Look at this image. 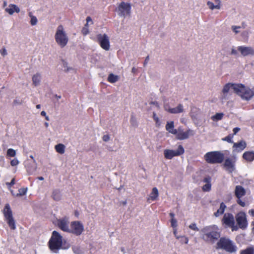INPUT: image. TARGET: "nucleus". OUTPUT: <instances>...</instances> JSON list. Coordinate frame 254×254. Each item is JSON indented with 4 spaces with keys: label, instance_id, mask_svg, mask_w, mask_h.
<instances>
[{
    "label": "nucleus",
    "instance_id": "obj_1",
    "mask_svg": "<svg viewBox=\"0 0 254 254\" xmlns=\"http://www.w3.org/2000/svg\"><path fill=\"white\" fill-rule=\"evenodd\" d=\"M200 232L202 239L210 244H214L220 237L219 229L216 225L206 226Z\"/></svg>",
    "mask_w": 254,
    "mask_h": 254
},
{
    "label": "nucleus",
    "instance_id": "obj_2",
    "mask_svg": "<svg viewBox=\"0 0 254 254\" xmlns=\"http://www.w3.org/2000/svg\"><path fill=\"white\" fill-rule=\"evenodd\" d=\"M62 242L63 237L61 234L57 231H54L49 241L50 249L54 253H58V251L61 248Z\"/></svg>",
    "mask_w": 254,
    "mask_h": 254
},
{
    "label": "nucleus",
    "instance_id": "obj_3",
    "mask_svg": "<svg viewBox=\"0 0 254 254\" xmlns=\"http://www.w3.org/2000/svg\"><path fill=\"white\" fill-rule=\"evenodd\" d=\"M235 93L242 99L247 101L250 100L254 95V92L250 88L242 84H238V86H235Z\"/></svg>",
    "mask_w": 254,
    "mask_h": 254
},
{
    "label": "nucleus",
    "instance_id": "obj_4",
    "mask_svg": "<svg viewBox=\"0 0 254 254\" xmlns=\"http://www.w3.org/2000/svg\"><path fill=\"white\" fill-rule=\"evenodd\" d=\"M4 220L7 222L8 226L11 230L16 229L15 221L12 215V211L8 203L5 204L2 210Z\"/></svg>",
    "mask_w": 254,
    "mask_h": 254
},
{
    "label": "nucleus",
    "instance_id": "obj_5",
    "mask_svg": "<svg viewBox=\"0 0 254 254\" xmlns=\"http://www.w3.org/2000/svg\"><path fill=\"white\" fill-rule=\"evenodd\" d=\"M224 154L219 151H212L204 155V159L208 163L216 164L221 163L224 159Z\"/></svg>",
    "mask_w": 254,
    "mask_h": 254
},
{
    "label": "nucleus",
    "instance_id": "obj_6",
    "mask_svg": "<svg viewBox=\"0 0 254 254\" xmlns=\"http://www.w3.org/2000/svg\"><path fill=\"white\" fill-rule=\"evenodd\" d=\"M56 42L60 47L63 48L67 44L68 38L64 31L62 25H59L58 27L57 30L55 35Z\"/></svg>",
    "mask_w": 254,
    "mask_h": 254
},
{
    "label": "nucleus",
    "instance_id": "obj_7",
    "mask_svg": "<svg viewBox=\"0 0 254 254\" xmlns=\"http://www.w3.org/2000/svg\"><path fill=\"white\" fill-rule=\"evenodd\" d=\"M217 248L224 249L229 252H234L236 251V247L233 243L229 239L221 238L217 243Z\"/></svg>",
    "mask_w": 254,
    "mask_h": 254
},
{
    "label": "nucleus",
    "instance_id": "obj_8",
    "mask_svg": "<svg viewBox=\"0 0 254 254\" xmlns=\"http://www.w3.org/2000/svg\"><path fill=\"white\" fill-rule=\"evenodd\" d=\"M194 134V131L188 129L186 131H184L183 127H179L176 130V133L174 135H176V138L178 140H185L189 138L190 136H193Z\"/></svg>",
    "mask_w": 254,
    "mask_h": 254
},
{
    "label": "nucleus",
    "instance_id": "obj_9",
    "mask_svg": "<svg viewBox=\"0 0 254 254\" xmlns=\"http://www.w3.org/2000/svg\"><path fill=\"white\" fill-rule=\"evenodd\" d=\"M222 222L227 227L231 228L232 231H236L238 229V226L235 224L234 217L231 213H225L223 216Z\"/></svg>",
    "mask_w": 254,
    "mask_h": 254
},
{
    "label": "nucleus",
    "instance_id": "obj_10",
    "mask_svg": "<svg viewBox=\"0 0 254 254\" xmlns=\"http://www.w3.org/2000/svg\"><path fill=\"white\" fill-rule=\"evenodd\" d=\"M184 149L182 145H179L176 150L165 149L164 151V155L165 158L171 159L175 156H180L184 153Z\"/></svg>",
    "mask_w": 254,
    "mask_h": 254
},
{
    "label": "nucleus",
    "instance_id": "obj_11",
    "mask_svg": "<svg viewBox=\"0 0 254 254\" xmlns=\"http://www.w3.org/2000/svg\"><path fill=\"white\" fill-rule=\"evenodd\" d=\"M235 86H238V84L228 83L224 86L220 95V99L221 101H224L229 99L231 95L230 92V90L233 89L235 92Z\"/></svg>",
    "mask_w": 254,
    "mask_h": 254
},
{
    "label": "nucleus",
    "instance_id": "obj_12",
    "mask_svg": "<svg viewBox=\"0 0 254 254\" xmlns=\"http://www.w3.org/2000/svg\"><path fill=\"white\" fill-rule=\"evenodd\" d=\"M235 219L238 225V228L242 229H246L248 226V221L246 214L244 212H240L235 216Z\"/></svg>",
    "mask_w": 254,
    "mask_h": 254
},
{
    "label": "nucleus",
    "instance_id": "obj_13",
    "mask_svg": "<svg viewBox=\"0 0 254 254\" xmlns=\"http://www.w3.org/2000/svg\"><path fill=\"white\" fill-rule=\"evenodd\" d=\"M84 231V226L79 221H73L71 223L69 233L79 236Z\"/></svg>",
    "mask_w": 254,
    "mask_h": 254
},
{
    "label": "nucleus",
    "instance_id": "obj_14",
    "mask_svg": "<svg viewBox=\"0 0 254 254\" xmlns=\"http://www.w3.org/2000/svg\"><path fill=\"white\" fill-rule=\"evenodd\" d=\"M246 194V190L241 186H237L235 189V195L237 198V203L242 207L246 206V203L241 198Z\"/></svg>",
    "mask_w": 254,
    "mask_h": 254
},
{
    "label": "nucleus",
    "instance_id": "obj_15",
    "mask_svg": "<svg viewBox=\"0 0 254 254\" xmlns=\"http://www.w3.org/2000/svg\"><path fill=\"white\" fill-rule=\"evenodd\" d=\"M131 6L129 3L121 2L118 8V14L121 16L125 17L130 13Z\"/></svg>",
    "mask_w": 254,
    "mask_h": 254
},
{
    "label": "nucleus",
    "instance_id": "obj_16",
    "mask_svg": "<svg viewBox=\"0 0 254 254\" xmlns=\"http://www.w3.org/2000/svg\"><path fill=\"white\" fill-rule=\"evenodd\" d=\"M53 223L55 225H57L63 231L69 232V221L67 218H64L61 219H56L53 220Z\"/></svg>",
    "mask_w": 254,
    "mask_h": 254
},
{
    "label": "nucleus",
    "instance_id": "obj_17",
    "mask_svg": "<svg viewBox=\"0 0 254 254\" xmlns=\"http://www.w3.org/2000/svg\"><path fill=\"white\" fill-rule=\"evenodd\" d=\"M97 39L101 47L104 50L108 51L110 48L109 38L108 36L104 34H99L97 35Z\"/></svg>",
    "mask_w": 254,
    "mask_h": 254
},
{
    "label": "nucleus",
    "instance_id": "obj_18",
    "mask_svg": "<svg viewBox=\"0 0 254 254\" xmlns=\"http://www.w3.org/2000/svg\"><path fill=\"white\" fill-rule=\"evenodd\" d=\"M238 51L243 57L254 56V48L251 46H238Z\"/></svg>",
    "mask_w": 254,
    "mask_h": 254
},
{
    "label": "nucleus",
    "instance_id": "obj_19",
    "mask_svg": "<svg viewBox=\"0 0 254 254\" xmlns=\"http://www.w3.org/2000/svg\"><path fill=\"white\" fill-rule=\"evenodd\" d=\"M236 157L227 158L223 164L225 169L229 173H232L235 169Z\"/></svg>",
    "mask_w": 254,
    "mask_h": 254
},
{
    "label": "nucleus",
    "instance_id": "obj_20",
    "mask_svg": "<svg viewBox=\"0 0 254 254\" xmlns=\"http://www.w3.org/2000/svg\"><path fill=\"white\" fill-rule=\"evenodd\" d=\"M246 147V143L244 140H241L237 143H234L233 152H240Z\"/></svg>",
    "mask_w": 254,
    "mask_h": 254
},
{
    "label": "nucleus",
    "instance_id": "obj_21",
    "mask_svg": "<svg viewBox=\"0 0 254 254\" xmlns=\"http://www.w3.org/2000/svg\"><path fill=\"white\" fill-rule=\"evenodd\" d=\"M165 110L172 114H178L184 112L183 106L182 104H179L177 107L173 108L167 109L165 107Z\"/></svg>",
    "mask_w": 254,
    "mask_h": 254
},
{
    "label": "nucleus",
    "instance_id": "obj_22",
    "mask_svg": "<svg viewBox=\"0 0 254 254\" xmlns=\"http://www.w3.org/2000/svg\"><path fill=\"white\" fill-rule=\"evenodd\" d=\"M165 128L169 133L175 134L176 133L177 129L174 128V122H167L165 126Z\"/></svg>",
    "mask_w": 254,
    "mask_h": 254
},
{
    "label": "nucleus",
    "instance_id": "obj_23",
    "mask_svg": "<svg viewBox=\"0 0 254 254\" xmlns=\"http://www.w3.org/2000/svg\"><path fill=\"white\" fill-rule=\"evenodd\" d=\"M158 190L156 188H153L152 192L150 193L149 197L147 198V201L151 200H155L158 197Z\"/></svg>",
    "mask_w": 254,
    "mask_h": 254
},
{
    "label": "nucleus",
    "instance_id": "obj_24",
    "mask_svg": "<svg viewBox=\"0 0 254 254\" xmlns=\"http://www.w3.org/2000/svg\"><path fill=\"white\" fill-rule=\"evenodd\" d=\"M5 11L9 14L12 15L14 12H19L20 9L19 7L15 4H10L8 7L5 9Z\"/></svg>",
    "mask_w": 254,
    "mask_h": 254
},
{
    "label": "nucleus",
    "instance_id": "obj_25",
    "mask_svg": "<svg viewBox=\"0 0 254 254\" xmlns=\"http://www.w3.org/2000/svg\"><path fill=\"white\" fill-rule=\"evenodd\" d=\"M243 157L248 162H252L254 160V152L247 151L243 155Z\"/></svg>",
    "mask_w": 254,
    "mask_h": 254
},
{
    "label": "nucleus",
    "instance_id": "obj_26",
    "mask_svg": "<svg viewBox=\"0 0 254 254\" xmlns=\"http://www.w3.org/2000/svg\"><path fill=\"white\" fill-rule=\"evenodd\" d=\"M226 208V205L223 202L221 203L219 208L214 213V216L215 217H219L222 215L224 213Z\"/></svg>",
    "mask_w": 254,
    "mask_h": 254
},
{
    "label": "nucleus",
    "instance_id": "obj_27",
    "mask_svg": "<svg viewBox=\"0 0 254 254\" xmlns=\"http://www.w3.org/2000/svg\"><path fill=\"white\" fill-rule=\"evenodd\" d=\"M55 148L56 151L60 154H63L65 152V147L63 144L59 143L56 145Z\"/></svg>",
    "mask_w": 254,
    "mask_h": 254
},
{
    "label": "nucleus",
    "instance_id": "obj_28",
    "mask_svg": "<svg viewBox=\"0 0 254 254\" xmlns=\"http://www.w3.org/2000/svg\"><path fill=\"white\" fill-rule=\"evenodd\" d=\"M41 81V75L39 73L34 74L32 77L33 84L35 86H37L39 84Z\"/></svg>",
    "mask_w": 254,
    "mask_h": 254
},
{
    "label": "nucleus",
    "instance_id": "obj_29",
    "mask_svg": "<svg viewBox=\"0 0 254 254\" xmlns=\"http://www.w3.org/2000/svg\"><path fill=\"white\" fill-rule=\"evenodd\" d=\"M119 79V77L113 73H110L108 77V81L110 83H115Z\"/></svg>",
    "mask_w": 254,
    "mask_h": 254
},
{
    "label": "nucleus",
    "instance_id": "obj_30",
    "mask_svg": "<svg viewBox=\"0 0 254 254\" xmlns=\"http://www.w3.org/2000/svg\"><path fill=\"white\" fill-rule=\"evenodd\" d=\"M52 197L56 200H59L61 199V194L60 190H54L52 194Z\"/></svg>",
    "mask_w": 254,
    "mask_h": 254
},
{
    "label": "nucleus",
    "instance_id": "obj_31",
    "mask_svg": "<svg viewBox=\"0 0 254 254\" xmlns=\"http://www.w3.org/2000/svg\"><path fill=\"white\" fill-rule=\"evenodd\" d=\"M224 114L223 113H217L214 116L211 117V119L214 121H218L221 120Z\"/></svg>",
    "mask_w": 254,
    "mask_h": 254
},
{
    "label": "nucleus",
    "instance_id": "obj_32",
    "mask_svg": "<svg viewBox=\"0 0 254 254\" xmlns=\"http://www.w3.org/2000/svg\"><path fill=\"white\" fill-rule=\"evenodd\" d=\"M207 5L208 6L209 8L211 9V10H213L214 9H219L221 7V6L220 5H217V4H214V3L210 1H208L207 2Z\"/></svg>",
    "mask_w": 254,
    "mask_h": 254
},
{
    "label": "nucleus",
    "instance_id": "obj_33",
    "mask_svg": "<svg viewBox=\"0 0 254 254\" xmlns=\"http://www.w3.org/2000/svg\"><path fill=\"white\" fill-rule=\"evenodd\" d=\"M240 254H254V249L253 248H249L241 252Z\"/></svg>",
    "mask_w": 254,
    "mask_h": 254
},
{
    "label": "nucleus",
    "instance_id": "obj_34",
    "mask_svg": "<svg viewBox=\"0 0 254 254\" xmlns=\"http://www.w3.org/2000/svg\"><path fill=\"white\" fill-rule=\"evenodd\" d=\"M29 15L31 17L30 23L32 25H35L37 24V18L32 15V12L29 13Z\"/></svg>",
    "mask_w": 254,
    "mask_h": 254
},
{
    "label": "nucleus",
    "instance_id": "obj_35",
    "mask_svg": "<svg viewBox=\"0 0 254 254\" xmlns=\"http://www.w3.org/2000/svg\"><path fill=\"white\" fill-rule=\"evenodd\" d=\"M27 188H20L18 190V193H17L16 196H22L25 195L27 192Z\"/></svg>",
    "mask_w": 254,
    "mask_h": 254
},
{
    "label": "nucleus",
    "instance_id": "obj_36",
    "mask_svg": "<svg viewBox=\"0 0 254 254\" xmlns=\"http://www.w3.org/2000/svg\"><path fill=\"white\" fill-rule=\"evenodd\" d=\"M62 64L64 71L67 72L72 69V68L68 67L67 63L65 61H62Z\"/></svg>",
    "mask_w": 254,
    "mask_h": 254
},
{
    "label": "nucleus",
    "instance_id": "obj_37",
    "mask_svg": "<svg viewBox=\"0 0 254 254\" xmlns=\"http://www.w3.org/2000/svg\"><path fill=\"white\" fill-rule=\"evenodd\" d=\"M16 155L15 151L11 148L8 149L7 151V156L9 157H14Z\"/></svg>",
    "mask_w": 254,
    "mask_h": 254
},
{
    "label": "nucleus",
    "instance_id": "obj_38",
    "mask_svg": "<svg viewBox=\"0 0 254 254\" xmlns=\"http://www.w3.org/2000/svg\"><path fill=\"white\" fill-rule=\"evenodd\" d=\"M72 250L74 253L75 254H82V251L78 247L74 246L72 248Z\"/></svg>",
    "mask_w": 254,
    "mask_h": 254
},
{
    "label": "nucleus",
    "instance_id": "obj_39",
    "mask_svg": "<svg viewBox=\"0 0 254 254\" xmlns=\"http://www.w3.org/2000/svg\"><path fill=\"white\" fill-rule=\"evenodd\" d=\"M211 184L207 183L204 185L202 187V190L205 191H208L211 190Z\"/></svg>",
    "mask_w": 254,
    "mask_h": 254
},
{
    "label": "nucleus",
    "instance_id": "obj_40",
    "mask_svg": "<svg viewBox=\"0 0 254 254\" xmlns=\"http://www.w3.org/2000/svg\"><path fill=\"white\" fill-rule=\"evenodd\" d=\"M233 135H229L228 136L222 138V140L224 141H226L230 143H233L232 141V138H233Z\"/></svg>",
    "mask_w": 254,
    "mask_h": 254
},
{
    "label": "nucleus",
    "instance_id": "obj_41",
    "mask_svg": "<svg viewBox=\"0 0 254 254\" xmlns=\"http://www.w3.org/2000/svg\"><path fill=\"white\" fill-rule=\"evenodd\" d=\"M189 228L191 229V230H194V231H198L199 229L198 228H197V227L196 226V225L195 223H192L190 225H189Z\"/></svg>",
    "mask_w": 254,
    "mask_h": 254
},
{
    "label": "nucleus",
    "instance_id": "obj_42",
    "mask_svg": "<svg viewBox=\"0 0 254 254\" xmlns=\"http://www.w3.org/2000/svg\"><path fill=\"white\" fill-rule=\"evenodd\" d=\"M171 226L173 228H176L177 227V221L175 218L171 219Z\"/></svg>",
    "mask_w": 254,
    "mask_h": 254
},
{
    "label": "nucleus",
    "instance_id": "obj_43",
    "mask_svg": "<svg viewBox=\"0 0 254 254\" xmlns=\"http://www.w3.org/2000/svg\"><path fill=\"white\" fill-rule=\"evenodd\" d=\"M231 28L235 34H238L240 32L238 29L240 28V26L233 25L231 27Z\"/></svg>",
    "mask_w": 254,
    "mask_h": 254
},
{
    "label": "nucleus",
    "instance_id": "obj_44",
    "mask_svg": "<svg viewBox=\"0 0 254 254\" xmlns=\"http://www.w3.org/2000/svg\"><path fill=\"white\" fill-rule=\"evenodd\" d=\"M19 163V161L17 159H13L10 161V165L12 166H15Z\"/></svg>",
    "mask_w": 254,
    "mask_h": 254
},
{
    "label": "nucleus",
    "instance_id": "obj_45",
    "mask_svg": "<svg viewBox=\"0 0 254 254\" xmlns=\"http://www.w3.org/2000/svg\"><path fill=\"white\" fill-rule=\"evenodd\" d=\"M180 238H181V242L182 243H184L186 244L188 243L189 239L187 237L185 236H180Z\"/></svg>",
    "mask_w": 254,
    "mask_h": 254
},
{
    "label": "nucleus",
    "instance_id": "obj_46",
    "mask_svg": "<svg viewBox=\"0 0 254 254\" xmlns=\"http://www.w3.org/2000/svg\"><path fill=\"white\" fill-rule=\"evenodd\" d=\"M15 184V179L13 178L10 182H7L6 185L8 188H11L13 185Z\"/></svg>",
    "mask_w": 254,
    "mask_h": 254
},
{
    "label": "nucleus",
    "instance_id": "obj_47",
    "mask_svg": "<svg viewBox=\"0 0 254 254\" xmlns=\"http://www.w3.org/2000/svg\"><path fill=\"white\" fill-rule=\"evenodd\" d=\"M249 31H244L243 32H242V36L246 38V39H248V37H249Z\"/></svg>",
    "mask_w": 254,
    "mask_h": 254
},
{
    "label": "nucleus",
    "instance_id": "obj_48",
    "mask_svg": "<svg viewBox=\"0 0 254 254\" xmlns=\"http://www.w3.org/2000/svg\"><path fill=\"white\" fill-rule=\"evenodd\" d=\"M82 33L83 35H86L89 33V30L88 27H84L82 30Z\"/></svg>",
    "mask_w": 254,
    "mask_h": 254
},
{
    "label": "nucleus",
    "instance_id": "obj_49",
    "mask_svg": "<svg viewBox=\"0 0 254 254\" xmlns=\"http://www.w3.org/2000/svg\"><path fill=\"white\" fill-rule=\"evenodd\" d=\"M0 53L3 56H5L7 55V52L5 48H2L0 49Z\"/></svg>",
    "mask_w": 254,
    "mask_h": 254
},
{
    "label": "nucleus",
    "instance_id": "obj_50",
    "mask_svg": "<svg viewBox=\"0 0 254 254\" xmlns=\"http://www.w3.org/2000/svg\"><path fill=\"white\" fill-rule=\"evenodd\" d=\"M153 117L156 124H159V119L158 117H157L156 114L155 113H153Z\"/></svg>",
    "mask_w": 254,
    "mask_h": 254
},
{
    "label": "nucleus",
    "instance_id": "obj_51",
    "mask_svg": "<svg viewBox=\"0 0 254 254\" xmlns=\"http://www.w3.org/2000/svg\"><path fill=\"white\" fill-rule=\"evenodd\" d=\"M238 50H236L235 48H233L231 49V54L232 55H238Z\"/></svg>",
    "mask_w": 254,
    "mask_h": 254
},
{
    "label": "nucleus",
    "instance_id": "obj_52",
    "mask_svg": "<svg viewBox=\"0 0 254 254\" xmlns=\"http://www.w3.org/2000/svg\"><path fill=\"white\" fill-rule=\"evenodd\" d=\"M103 140L105 141V142H107L109 140H110V136L108 134H106V135H104L103 136Z\"/></svg>",
    "mask_w": 254,
    "mask_h": 254
},
{
    "label": "nucleus",
    "instance_id": "obj_53",
    "mask_svg": "<svg viewBox=\"0 0 254 254\" xmlns=\"http://www.w3.org/2000/svg\"><path fill=\"white\" fill-rule=\"evenodd\" d=\"M130 122H131V124L133 126H137L136 122L135 120L132 117L131 118Z\"/></svg>",
    "mask_w": 254,
    "mask_h": 254
},
{
    "label": "nucleus",
    "instance_id": "obj_54",
    "mask_svg": "<svg viewBox=\"0 0 254 254\" xmlns=\"http://www.w3.org/2000/svg\"><path fill=\"white\" fill-rule=\"evenodd\" d=\"M203 182L204 183H206V184L207 183H210V182H211V178L210 177H206V178H205L204 179H203Z\"/></svg>",
    "mask_w": 254,
    "mask_h": 254
},
{
    "label": "nucleus",
    "instance_id": "obj_55",
    "mask_svg": "<svg viewBox=\"0 0 254 254\" xmlns=\"http://www.w3.org/2000/svg\"><path fill=\"white\" fill-rule=\"evenodd\" d=\"M240 130V128L239 127H235L233 129V135H235L238 131Z\"/></svg>",
    "mask_w": 254,
    "mask_h": 254
},
{
    "label": "nucleus",
    "instance_id": "obj_56",
    "mask_svg": "<svg viewBox=\"0 0 254 254\" xmlns=\"http://www.w3.org/2000/svg\"><path fill=\"white\" fill-rule=\"evenodd\" d=\"M173 233H174V234L175 235L176 238L177 239H179L180 238V236L177 235V229H176L174 230Z\"/></svg>",
    "mask_w": 254,
    "mask_h": 254
},
{
    "label": "nucleus",
    "instance_id": "obj_57",
    "mask_svg": "<svg viewBox=\"0 0 254 254\" xmlns=\"http://www.w3.org/2000/svg\"><path fill=\"white\" fill-rule=\"evenodd\" d=\"M86 22H87V23H89V22H91V24H93L92 19L89 16H88L86 18Z\"/></svg>",
    "mask_w": 254,
    "mask_h": 254
},
{
    "label": "nucleus",
    "instance_id": "obj_58",
    "mask_svg": "<svg viewBox=\"0 0 254 254\" xmlns=\"http://www.w3.org/2000/svg\"><path fill=\"white\" fill-rule=\"evenodd\" d=\"M41 115L42 116L45 117L46 120H48V116H46V113L45 111L41 112Z\"/></svg>",
    "mask_w": 254,
    "mask_h": 254
},
{
    "label": "nucleus",
    "instance_id": "obj_59",
    "mask_svg": "<svg viewBox=\"0 0 254 254\" xmlns=\"http://www.w3.org/2000/svg\"><path fill=\"white\" fill-rule=\"evenodd\" d=\"M149 56H147L145 58V61H144V65H145L146 64H147V63H148V61H149Z\"/></svg>",
    "mask_w": 254,
    "mask_h": 254
},
{
    "label": "nucleus",
    "instance_id": "obj_60",
    "mask_svg": "<svg viewBox=\"0 0 254 254\" xmlns=\"http://www.w3.org/2000/svg\"><path fill=\"white\" fill-rule=\"evenodd\" d=\"M249 213L252 216H254V209H251L249 211Z\"/></svg>",
    "mask_w": 254,
    "mask_h": 254
},
{
    "label": "nucleus",
    "instance_id": "obj_61",
    "mask_svg": "<svg viewBox=\"0 0 254 254\" xmlns=\"http://www.w3.org/2000/svg\"><path fill=\"white\" fill-rule=\"evenodd\" d=\"M54 97L57 101H58L59 99L61 98V97L60 96H58L57 95H55Z\"/></svg>",
    "mask_w": 254,
    "mask_h": 254
},
{
    "label": "nucleus",
    "instance_id": "obj_62",
    "mask_svg": "<svg viewBox=\"0 0 254 254\" xmlns=\"http://www.w3.org/2000/svg\"><path fill=\"white\" fill-rule=\"evenodd\" d=\"M215 0L216 4L220 5V3H221L220 0Z\"/></svg>",
    "mask_w": 254,
    "mask_h": 254
},
{
    "label": "nucleus",
    "instance_id": "obj_63",
    "mask_svg": "<svg viewBox=\"0 0 254 254\" xmlns=\"http://www.w3.org/2000/svg\"><path fill=\"white\" fill-rule=\"evenodd\" d=\"M170 216H171V219L175 218H174L175 214L173 213H170Z\"/></svg>",
    "mask_w": 254,
    "mask_h": 254
},
{
    "label": "nucleus",
    "instance_id": "obj_64",
    "mask_svg": "<svg viewBox=\"0 0 254 254\" xmlns=\"http://www.w3.org/2000/svg\"><path fill=\"white\" fill-rule=\"evenodd\" d=\"M37 179H38V180H41V181L44 180V178H43V177H38L37 178Z\"/></svg>",
    "mask_w": 254,
    "mask_h": 254
}]
</instances>
